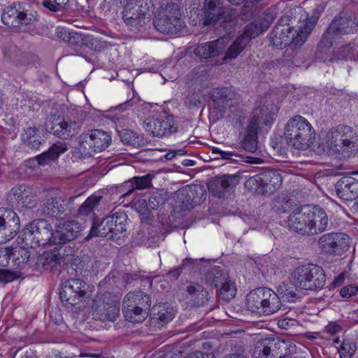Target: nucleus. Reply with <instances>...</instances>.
<instances>
[{"mask_svg":"<svg viewBox=\"0 0 358 358\" xmlns=\"http://www.w3.org/2000/svg\"><path fill=\"white\" fill-rule=\"evenodd\" d=\"M319 19L317 12L310 17L306 15L297 30H288L281 27H275L270 35V41L273 46L278 49H282L287 45L289 48L285 52L291 50L294 52V46H301L306 41L309 34L312 32Z\"/></svg>","mask_w":358,"mask_h":358,"instance_id":"obj_1","label":"nucleus"},{"mask_svg":"<svg viewBox=\"0 0 358 358\" xmlns=\"http://www.w3.org/2000/svg\"><path fill=\"white\" fill-rule=\"evenodd\" d=\"M358 29V19L351 12L342 10L336 15L318 44L316 55L326 59L324 54L342 35L354 34Z\"/></svg>","mask_w":358,"mask_h":358,"instance_id":"obj_2","label":"nucleus"},{"mask_svg":"<svg viewBox=\"0 0 358 358\" xmlns=\"http://www.w3.org/2000/svg\"><path fill=\"white\" fill-rule=\"evenodd\" d=\"M153 12L152 0H129L124 3L122 20L129 31L138 33L145 29Z\"/></svg>","mask_w":358,"mask_h":358,"instance_id":"obj_3","label":"nucleus"},{"mask_svg":"<svg viewBox=\"0 0 358 358\" xmlns=\"http://www.w3.org/2000/svg\"><path fill=\"white\" fill-rule=\"evenodd\" d=\"M284 136L288 145L306 150L315 139V130L309 122L301 115L295 116L287 122Z\"/></svg>","mask_w":358,"mask_h":358,"instance_id":"obj_4","label":"nucleus"},{"mask_svg":"<svg viewBox=\"0 0 358 358\" xmlns=\"http://www.w3.org/2000/svg\"><path fill=\"white\" fill-rule=\"evenodd\" d=\"M246 306L252 313L270 315L278 311L282 302L278 295L268 287L256 288L247 295Z\"/></svg>","mask_w":358,"mask_h":358,"instance_id":"obj_5","label":"nucleus"},{"mask_svg":"<svg viewBox=\"0 0 358 358\" xmlns=\"http://www.w3.org/2000/svg\"><path fill=\"white\" fill-rule=\"evenodd\" d=\"M19 238L25 246L32 248L54 245L52 227L44 219H36L28 223Z\"/></svg>","mask_w":358,"mask_h":358,"instance_id":"obj_6","label":"nucleus"},{"mask_svg":"<svg viewBox=\"0 0 358 358\" xmlns=\"http://www.w3.org/2000/svg\"><path fill=\"white\" fill-rule=\"evenodd\" d=\"M294 285L301 289L316 291L323 288L326 275L323 268L313 264L297 266L292 273Z\"/></svg>","mask_w":358,"mask_h":358,"instance_id":"obj_7","label":"nucleus"},{"mask_svg":"<svg viewBox=\"0 0 358 358\" xmlns=\"http://www.w3.org/2000/svg\"><path fill=\"white\" fill-rule=\"evenodd\" d=\"M296 346L289 341L267 337L258 341L253 348L255 358H284L294 354Z\"/></svg>","mask_w":358,"mask_h":358,"instance_id":"obj_8","label":"nucleus"},{"mask_svg":"<svg viewBox=\"0 0 358 358\" xmlns=\"http://www.w3.org/2000/svg\"><path fill=\"white\" fill-rule=\"evenodd\" d=\"M151 306L150 296L142 291L129 292L123 301V313L131 322H143Z\"/></svg>","mask_w":358,"mask_h":358,"instance_id":"obj_9","label":"nucleus"},{"mask_svg":"<svg viewBox=\"0 0 358 358\" xmlns=\"http://www.w3.org/2000/svg\"><path fill=\"white\" fill-rule=\"evenodd\" d=\"M282 182V177L278 171L266 169L247 179L245 187L252 193L270 194L279 189Z\"/></svg>","mask_w":358,"mask_h":358,"instance_id":"obj_10","label":"nucleus"},{"mask_svg":"<svg viewBox=\"0 0 358 358\" xmlns=\"http://www.w3.org/2000/svg\"><path fill=\"white\" fill-rule=\"evenodd\" d=\"M3 23L8 27H18L38 20L36 11L26 3L15 2L7 7L1 15Z\"/></svg>","mask_w":358,"mask_h":358,"instance_id":"obj_11","label":"nucleus"},{"mask_svg":"<svg viewBox=\"0 0 358 358\" xmlns=\"http://www.w3.org/2000/svg\"><path fill=\"white\" fill-rule=\"evenodd\" d=\"M180 9L177 3H168L161 7L153 20L159 31L166 34L177 33L181 27Z\"/></svg>","mask_w":358,"mask_h":358,"instance_id":"obj_12","label":"nucleus"},{"mask_svg":"<svg viewBox=\"0 0 358 358\" xmlns=\"http://www.w3.org/2000/svg\"><path fill=\"white\" fill-rule=\"evenodd\" d=\"M44 127L48 132L64 140L75 136L80 129L79 122L69 118L65 119L56 113L50 114L47 117Z\"/></svg>","mask_w":358,"mask_h":358,"instance_id":"obj_13","label":"nucleus"},{"mask_svg":"<svg viewBox=\"0 0 358 358\" xmlns=\"http://www.w3.org/2000/svg\"><path fill=\"white\" fill-rule=\"evenodd\" d=\"M357 140L356 133L351 127L338 125L332 127L327 134V145L336 152H344L348 148L354 147Z\"/></svg>","mask_w":358,"mask_h":358,"instance_id":"obj_14","label":"nucleus"},{"mask_svg":"<svg viewBox=\"0 0 358 358\" xmlns=\"http://www.w3.org/2000/svg\"><path fill=\"white\" fill-rule=\"evenodd\" d=\"M350 238L343 232L324 234L318 239V245L325 254L341 256L350 248Z\"/></svg>","mask_w":358,"mask_h":358,"instance_id":"obj_15","label":"nucleus"},{"mask_svg":"<svg viewBox=\"0 0 358 358\" xmlns=\"http://www.w3.org/2000/svg\"><path fill=\"white\" fill-rule=\"evenodd\" d=\"M3 62L14 68L25 70L34 64L35 56L23 52L12 42H6L1 46Z\"/></svg>","mask_w":358,"mask_h":358,"instance_id":"obj_16","label":"nucleus"},{"mask_svg":"<svg viewBox=\"0 0 358 358\" xmlns=\"http://www.w3.org/2000/svg\"><path fill=\"white\" fill-rule=\"evenodd\" d=\"M93 315L101 322L115 321L120 315V302L110 294L94 301Z\"/></svg>","mask_w":358,"mask_h":358,"instance_id":"obj_17","label":"nucleus"},{"mask_svg":"<svg viewBox=\"0 0 358 358\" xmlns=\"http://www.w3.org/2000/svg\"><path fill=\"white\" fill-rule=\"evenodd\" d=\"M278 108L273 103L265 98L257 101L248 124L260 128L259 125L270 126L275 120Z\"/></svg>","mask_w":358,"mask_h":358,"instance_id":"obj_18","label":"nucleus"},{"mask_svg":"<svg viewBox=\"0 0 358 358\" xmlns=\"http://www.w3.org/2000/svg\"><path fill=\"white\" fill-rule=\"evenodd\" d=\"M144 128L153 136L162 137L176 132L175 121L173 116L149 117L144 122Z\"/></svg>","mask_w":358,"mask_h":358,"instance_id":"obj_19","label":"nucleus"},{"mask_svg":"<svg viewBox=\"0 0 358 358\" xmlns=\"http://www.w3.org/2000/svg\"><path fill=\"white\" fill-rule=\"evenodd\" d=\"M82 231L80 224L76 220H67L59 224L53 230L54 245L65 244L78 237Z\"/></svg>","mask_w":358,"mask_h":358,"instance_id":"obj_20","label":"nucleus"},{"mask_svg":"<svg viewBox=\"0 0 358 358\" xmlns=\"http://www.w3.org/2000/svg\"><path fill=\"white\" fill-rule=\"evenodd\" d=\"M20 229V222L17 214L10 208H6L0 224V243L13 238Z\"/></svg>","mask_w":358,"mask_h":358,"instance_id":"obj_21","label":"nucleus"},{"mask_svg":"<svg viewBox=\"0 0 358 358\" xmlns=\"http://www.w3.org/2000/svg\"><path fill=\"white\" fill-rule=\"evenodd\" d=\"M239 174H226L212 178L208 183V189L214 196L221 198L235 187L240 181Z\"/></svg>","mask_w":358,"mask_h":358,"instance_id":"obj_22","label":"nucleus"},{"mask_svg":"<svg viewBox=\"0 0 358 358\" xmlns=\"http://www.w3.org/2000/svg\"><path fill=\"white\" fill-rule=\"evenodd\" d=\"M237 94L231 87H217L210 92V97L215 109L224 112L236 103Z\"/></svg>","mask_w":358,"mask_h":358,"instance_id":"obj_23","label":"nucleus"},{"mask_svg":"<svg viewBox=\"0 0 358 358\" xmlns=\"http://www.w3.org/2000/svg\"><path fill=\"white\" fill-rule=\"evenodd\" d=\"M222 0H205L199 15L206 26L215 25L224 14Z\"/></svg>","mask_w":358,"mask_h":358,"instance_id":"obj_24","label":"nucleus"},{"mask_svg":"<svg viewBox=\"0 0 358 358\" xmlns=\"http://www.w3.org/2000/svg\"><path fill=\"white\" fill-rule=\"evenodd\" d=\"M229 37L223 36L217 40L199 44L194 50V54L203 59L215 57L224 51Z\"/></svg>","mask_w":358,"mask_h":358,"instance_id":"obj_25","label":"nucleus"},{"mask_svg":"<svg viewBox=\"0 0 358 358\" xmlns=\"http://www.w3.org/2000/svg\"><path fill=\"white\" fill-rule=\"evenodd\" d=\"M10 193L14 196L18 208H32L36 205V194L33 188L25 184L14 186Z\"/></svg>","mask_w":358,"mask_h":358,"instance_id":"obj_26","label":"nucleus"},{"mask_svg":"<svg viewBox=\"0 0 358 358\" xmlns=\"http://www.w3.org/2000/svg\"><path fill=\"white\" fill-rule=\"evenodd\" d=\"M335 189L341 199L354 200L358 196V181L352 177H342L336 183Z\"/></svg>","mask_w":358,"mask_h":358,"instance_id":"obj_27","label":"nucleus"},{"mask_svg":"<svg viewBox=\"0 0 358 358\" xmlns=\"http://www.w3.org/2000/svg\"><path fill=\"white\" fill-rule=\"evenodd\" d=\"M62 259H64L63 253L55 248L40 255L37 260V265L44 271L54 272L59 269Z\"/></svg>","mask_w":358,"mask_h":358,"instance_id":"obj_28","label":"nucleus"},{"mask_svg":"<svg viewBox=\"0 0 358 358\" xmlns=\"http://www.w3.org/2000/svg\"><path fill=\"white\" fill-rule=\"evenodd\" d=\"M67 203L62 198H50L43 204L41 213L45 216L54 218H62L69 215L66 213Z\"/></svg>","mask_w":358,"mask_h":358,"instance_id":"obj_29","label":"nucleus"},{"mask_svg":"<svg viewBox=\"0 0 358 358\" xmlns=\"http://www.w3.org/2000/svg\"><path fill=\"white\" fill-rule=\"evenodd\" d=\"M86 143L95 152H99L106 149L111 142L110 135L102 130L95 129L85 137Z\"/></svg>","mask_w":358,"mask_h":358,"instance_id":"obj_30","label":"nucleus"},{"mask_svg":"<svg viewBox=\"0 0 358 358\" xmlns=\"http://www.w3.org/2000/svg\"><path fill=\"white\" fill-rule=\"evenodd\" d=\"M110 219L108 217L99 221L96 218L92 222V227L89 234L85 237V240L88 241L93 237H104L108 239H113L115 236L113 234L112 222L110 223Z\"/></svg>","mask_w":358,"mask_h":358,"instance_id":"obj_31","label":"nucleus"},{"mask_svg":"<svg viewBox=\"0 0 358 358\" xmlns=\"http://www.w3.org/2000/svg\"><path fill=\"white\" fill-rule=\"evenodd\" d=\"M274 17L271 13H264L245 28V33L252 39L268 29L273 22Z\"/></svg>","mask_w":358,"mask_h":358,"instance_id":"obj_32","label":"nucleus"},{"mask_svg":"<svg viewBox=\"0 0 358 358\" xmlns=\"http://www.w3.org/2000/svg\"><path fill=\"white\" fill-rule=\"evenodd\" d=\"M329 219L325 210L318 205H313L309 236H314L327 230Z\"/></svg>","mask_w":358,"mask_h":358,"instance_id":"obj_33","label":"nucleus"},{"mask_svg":"<svg viewBox=\"0 0 358 358\" xmlns=\"http://www.w3.org/2000/svg\"><path fill=\"white\" fill-rule=\"evenodd\" d=\"M103 196L97 194H92L89 196L85 201L80 206L77 210L76 216L80 218L85 219L89 217L92 222L96 220L97 216L94 210L98 208L102 200Z\"/></svg>","mask_w":358,"mask_h":358,"instance_id":"obj_34","label":"nucleus"},{"mask_svg":"<svg viewBox=\"0 0 358 358\" xmlns=\"http://www.w3.org/2000/svg\"><path fill=\"white\" fill-rule=\"evenodd\" d=\"M67 150L68 147L66 143L57 141L52 144L48 151L36 157L35 159L37 161L38 164L44 166L57 159L59 155Z\"/></svg>","mask_w":358,"mask_h":358,"instance_id":"obj_35","label":"nucleus"},{"mask_svg":"<svg viewBox=\"0 0 358 358\" xmlns=\"http://www.w3.org/2000/svg\"><path fill=\"white\" fill-rule=\"evenodd\" d=\"M259 128L248 124L245 129L244 136L241 141V148L245 151L256 153L259 150L258 131Z\"/></svg>","mask_w":358,"mask_h":358,"instance_id":"obj_36","label":"nucleus"},{"mask_svg":"<svg viewBox=\"0 0 358 358\" xmlns=\"http://www.w3.org/2000/svg\"><path fill=\"white\" fill-rule=\"evenodd\" d=\"M186 299L195 306H203L208 301V292L200 285H189L186 287Z\"/></svg>","mask_w":358,"mask_h":358,"instance_id":"obj_37","label":"nucleus"},{"mask_svg":"<svg viewBox=\"0 0 358 358\" xmlns=\"http://www.w3.org/2000/svg\"><path fill=\"white\" fill-rule=\"evenodd\" d=\"M251 38L243 31L236 39L229 46L225 52L223 61L235 59L246 48Z\"/></svg>","mask_w":358,"mask_h":358,"instance_id":"obj_38","label":"nucleus"},{"mask_svg":"<svg viewBox=\"0 0 358 358\" xmlns=\"http://www.w3.org/2000/svg\"><path fill=\"white\" fill-rule=\"evenodd\" d=\"M152 185V177L150 174L135 176L124 182L122 189L125 191L123 196L131 194L136 189H144Z\"/></svg>","mask_w":358,"mask_h":358,"instance_id":"obj_39","label":"nucleus"},{"mask_svg":"<svg viewBox=\"0 0 358 358\" xmlns=\"http://www.w3.org/2000/svg\"><path fill=\"white\" fill-rule=\"evenodd\" d=\"M122 119L116 117L115 120L116 131L121 141L126 145L137 146L140 145V135L132 130L123 129L122 127Z\"/></svg>","mask_w":358,"mask_h":358,"instance_id":"obj_40","label":"nucleus"},{"mask_svg":"<svg viewBox=\"0 0 358 358\" xmlns=\"http://www.w3.org/2000/svg\"><path fill=\"white\" fill-rule=\"evenodd\" d=\"M96 261L89 255H83L76 257L71 262V268L76 273H89L94 270Z\"/></svg>","mask_w":358,"mask_h":358,"instance_id":"obj_41","label":"nucleus"},{"mask_svg":"<svg viewBox=\"0 0 358 358\" xmlns=\"http://www.w3.org/2000/svg\"><path fill=\"white\" fill-rule=\"evenodd\" d=\"M301 206L293 210L287 218L289 228L302 235H307Z\"/></svg>","mask_w":358,"mask_h":358,"instance_id":"obj_42","label":"nucleus"},{"mask_svg":"<svg viewBox=\"0 0 358 358\" xmlns=\"http://www.w3.org/2000/svg\"><path fill=\"white\" fill-rule=\"evenodd\" d=\"M107 217L110 219V223L112 222L113 234H115V236L126 231L128 217L124 211H116Z\"/></svg>","mask_w":358,"mask_h":358,"instance_id":"obj_43","label":"nucleus"},{"mask_svg":"<svg viewBox=\"0 0 358 358\" xmlns=\"http://www.w3.org/2000/svg\"><path fill=\"white\" fill-rule=\"evenodd\" d=\"M79 294L73 293L71 288L64 282L62 285L60 291V299L62 302L66 306H74L78 304L83 299Z\"/></svg>","mask_w":358,"mask_h":358,"instance_id":"obj_44","label":"nucleus"},{"mask_svg":"<svg viewBox=\"0 0 358 358\" xmlns=\"http://www.w3.org/2000/svg\"><path fill=\"white\" fill-rule=\"evenodd\" d=\"M227 278L220 266H214L206 274L205 279L209 285L218 289Z\"/></svg>","mask_w":358,"mask_h":358,"instance_id":"obj_45","label":"nucleus"},{"mask_svg":"<svg viewBox=\"0 0 358 358\" xmlns=\"http://www.w3.org/2000/svg\"><path fill=\"white\" fill-rule=\"evenodd\" d=\"M152 311L153 314L156 315L157 320L164 323L170 322L174 317L173 310L169 307L167 303L154 306Z\"/></svg>","mask_w":358,"mask_h":358,"instance_id":"obj_46","label":"nucleus"},{"mask_svg":"<svg viewBox=\"0 0 358 358\" xmlns=\"http://www.w3.org/2000/svg\"><path fill=\"white\" fill-rule=\"evenodd\" d=\"M292 15L293 12L291 10L284 14L278 20L275 27H281L282 28L283 27L287 29L288 30H296L293 27L294 23L298 21V22L301 24V22H303V20L305 19L306 15L309 17L308 14L305 13L303 15L301 13L300 17L297 19L296 16L292 17Z\"/></svg>","mask_w":358,"mask_h":358,"instance_id":"obj_47","label":"nucleus"},{"mask_svg":"<svg viewBox=\"0 0 358 358\" xmlns=\"http://www.w3.org/2000/svg\"><path fill=\"white\" fill-rule=\"evenodd\" d=\"M220 297L224 301H229L236 295V289L234 282L229 278L217 289Z\"/></svg>","mask_w":358,"mask_h":358,"instance_id":"obj_48","label":"nucleus"},{"mask_svg":"<svg viewBox=\"0 0 358 358\" xmlns=\"http://www.w3.org/2000/svg\"><path fill=\"white\" fill-rule=\"evenodd\" d=\"M13 260L18 266L27 263L30 257L31 253L25 246L16 248L12 252Z\"/></svg>","mask_w":358,"mask_h":358,"instance_id":"obj_49","label":"nucleus"},{"mask_svg":"<svg viewBox=\"0 0 358 358\" xmlns=\"http://www.w3.org/2000/svg\"><path fill=\"white\" fill-rule=\"evenodd\" d=\"M64 283L71 288L73 293L79 294L83 297L86 294V290L87 288V283L79 278H72L66 280Z\"/></svg>","mask_w":358,"mask_h":358,"instance_id":"obj_50","label":"nucleus"},{"mask_svg":"<svg viewBox=\"0 0 358 358\" xmlns=\"http://www.w3.org/2000/svg\"><path fill=\"white\" fill-rule=\"evenodd\" d=\"M357 49V46L355 43H349L345 46H342L339 49L338 59H358V52L357 55H355Z\"/></svg>","mask_w":358,"mask_h":358,"instance_id":"obj_51","label":"nucleus"},{"mask_svg":"<svg viewBox=\"0 0 358 358\" xmlns=\"http://www.w3.org/2000/svg\"><path fill=\"white\" fill-rule=\"evenodd\" d=\"M134 209L137 211L141 216L142 220H151L150 208L145 199H139L134 204Z\"/></svg>","mask_w":358,"mask_h":358,"instance_id":"obj_52","label":"nucleus"},{"mask_svg":"<svg viewBox=\"0 0 358 358\" xmlns=\"http://www.w3.org/2000/svg\"><path fill=\"white\" fill-rule=\"evenodd\" d=\"M201 90L189 92L185 99V104L189 108H199L201 106Z\"/></svg>","mask_w":358,"mask_h":358,"instance_id":"obj_53","label":"nucleus"},{"mask_svg":"<svg viewBox=\"0 0 358 358\" xmlns=\"http://www.w3.org/2000/svg\"><path fill=\"white\" fill-rule=\"evenodd\" d=\"M166 199V194L163 192H155L149 198V207L152 210H158L164 206Z\"/></svg>","mask_w":358,"mask_h":358,"instance_id":"obj_54","label":"nucleus"},{"mask_svg":"<svg viewBox=\"0 0 358 358\" xmlns=\"http://www.w3.org/2000/svg\"><path fill=\"white\" fill-rule=\"evenodd\" d=\"M85 45L94 51L101 52L108 47V43L101 38L86 37Z\"/></svg>","mask_w":358,"mask_h":358,"instance_id":"obj_55","label":"nucleus"},{"mask_svg":"<svg viewBox=\"0 0 358 358\" xmlns=\"http://www.w3.org/2000/svg\"><path fill=\"white\" fill-rule=\"evenodd\" d=\"M85 38L86 37L81 34L71 31L66 43H68L69 46L76 50L83 45H85Z\"/></svg>","mask_w":358,"mask_h":358,"instance_id":"obj_56","label":"nucleus"},{"mask_svg":"<svg viewBox=\"0 0 358 358\" xmlns=\"http://www.w3.org/2000/svg\"><path fill=\"white\" fill-rule=\"evenodd\" d=\"M301 211L303 213V218L304 220L305 227L308 228L306 229V234L309 236L310 229L312 221V215H313V205H304L301 206Z\"/></svg>","mask_w":358,"mask_h":358,"instance_id":"obj_57","label":"nucleus"},{"mask_svg":"<svg viewBox=\"0 0 358 358\" xmlns=\"http://www.w3.org/2000/svg\"><path fill=\"white\" fill-rule=\"evenodd\" d=\"M340 294L343 298L350 299L358 295V285L351 284L342 287Z\"/></svg>","mask_w":358,"mask_h":358,"instance_id":"obj_58","label":"nucleus"},{"mask_svg":"<svg viewBox=\"0 0 358 358\" xmlns=\"http://www.w3.org/2000/svg\"><path fill=\"white\" fill-rule=\"evenodd\" d=\"M200 192H201V196L200 197H195L194 196V192L192 188H189V192L187 194V202L189 203L187 205H186L187 209H191L194 208L196 206L201 203L203 196H205L203 194V190L201 188H199Z\"/></svg>","mask_w":358,"mask_h":358,"instance_id":"obj_59","label":"nucleus"},{"mask_svg":"<svg viewBox=\"0 0 358 358\" xmlns=\"http://www.w3.org/2000/svg\"><path fill=\"white\" fill-rule=\"evenodd\" d=\"M213 153L219 155V157L217 158H221L227 160L238 161L236 158L240 157L238 155L235 154L233 152L224 151L218 148H213Z\"/></svg>","mask_w":358,"mask_h":358,"instance_id":"obj_60","label":"nucleus"},{"mask_svg":"<svg viewBox=\"0 0 358 358\" xmlns=\"http://www.w3.org/2000/svg\"><path fill=\"white\" fill-rule=\"evenodd\" d=\"M355 350L350 343L343 342L338 350L340 358H351Z\"/></svg>","mask_w":358,"mask_h":358,"instance_id":"obj_61","label":"nucleus"},{"mask_svg":"<svg viewBox=\"0 0 358 358\" xmlns=\"http://www.w3.org/2000/svg\"><path fill=\"white\" fill-rule=\"evenodd\" d=\"M198 265L197 259L192 258H186L182 260V264L177 268L178 275L180 273V271L183 268H187L189 271H193L196 268Z\"/></svg>","mask_w":358,"mask_h":358,"instance_id":"obj_62","label":"nucleus"},{"mask_svg":"<svg viewBox=\"0 0 358 358\" xmlns=\"http://www.w3.org/2000/svg\"><path fill=\"white\" fill-rule=\"evenodd\" d=\"M291 199L285 200L283 199L282 200L276 201V204L275 206V210L279 213H285L289 210Z\"/></svg>","mask_w":358,"mask_h":358,"instance_id":"obj_63","label":"nucleus"},{"mask_svg":"<svg viewBox=\"0 0 358 358\" xmlns=\"http://www.w3.org/2000/svg\"><path fill=\"white\" fill-rule=\"evenodd\" d=\"M38 129L36 126L29 127L24 129L23 134H22V140L25 143L29 140L36 137Z\"/></svg>","mask_w":358,"mask_h":358,"instance_id":"obj_64","label":"nucleus"}]
</instances>
